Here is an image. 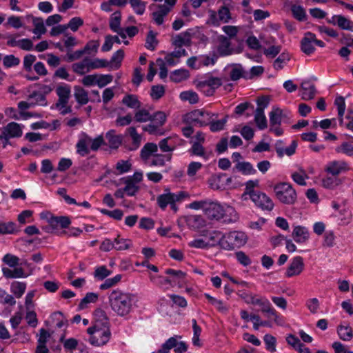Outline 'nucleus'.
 <instances>
[{
  "label": "nucleus",
  "instance_id": "40",
  "mask_svg": "<svg viewBox=\"0 0 353 353\" xmlns=\"http://www.w3.org/2000/svg\"><path fill=\"white\" fill-rule=\"evenodd\" d=\"M115 250H125L129 249L132 245L131 240L120 238L118 236L114 241Z\"/></svg>",
  "mask_w": 353,
  "mask_h": 353
},
{
  "label": "nucleus",
  "instance_id": "8",
  "mask_svg": "<svg viewBox=\"0 0 353 353\" xmlns=\"http://www.w3.org/2000/svg\"><path fill=\"white\" fill-rule=\"evenodd\" d=\"M224 209L217 202L208 200L204 214L210 219L220 220L223 217Z\"/></svg>",
  "mask_w": 353,
  "mask_h": 353
},
{
  "label": "nucleus",
  "instance_id": "27",
  "mask_svg": "<svg viewBox=\"0 0 353 353\" xmlns=\"http://www.w3.org/2000/svg\"><path fill=\"white\" fill-rule=\"evenodd\" d=\"M74 89V97L80 105H85L89 101L88 92L83 88L76 85Z\"/></svg>",
  "mask_w": 353,
  "mask_h": 353
},
{
  "label": "nucleus",
  "instance_id": "42",
  "mask_svg": "<svg viewBox=\"0 0 353 353\" xmlns=\"http://www.w3.org/2000/svg\"><path fill=\"white\" fill-rule=\"evenodd\" d=\"M173 199L170 192L163 194L157 197V203L162 210H164L168 204L170 205L174 201Z\"/></svg>",
  "mask_w": 353,
  "mask_h": 353
},
{
  "label": "nucleus",
  "instance_id": "47",
  "mask_svg": "<svg viewBox=\"0 0 353 353\" xmlns=\"http://www.w3.org/2000/svg\"><path fill=\"white\" fill-rule=\"evenodd\" d=\"M19 230L16 228V224L14 222H7L0 223V234H14Z\"/></svg>",
  "mask_w": 353,
  "mask_h": 353
},
{
  "label": "nucleus",
  "instance_id": "51",
  "mask_svg": "<svg viewBox=\"0 0 353 353\" xmlns=\"http://www.w3.org/2000/svg\"><path fill=\"white\" fill-rule=\"evenodd\" d=\"M157 43L158 41L156 39L155 33L152 30L149 31L146 37L145 48L148 50H154Z\"/></svg>",
  "mask_w": 353,
  "mask_h": 353
},
{
  "label": "nucleus",
  "instance_id": "23",
  "mask_svg": "<svg viewBox=\"0 0 353 353\" xmlns=\"http://www.w3.org/2000/svg\"><path fill=\"white\" fill-rule=\"evenodd\" d=\"M337 333L339 338L345 341H349L353 337V330L349 325H339L337 327Z\"/></svg>",
  "mask_w": 353,
  "mask_h": 353
},
{
  "label": "nucleus",
  "instance_id": "37",
  "mask_svg": "<svg viewBox=\"0 0 353 353\" xmlns=\"http://www.w3.org/2000/svg\"><path fill=\"white\" fill-rule=\"evenodd\" d=\"M33 19V24L34 26V28L33 30V33L35 34H39V35L37 36L36 38L39 39L40 35L45 34L46 32V28L44 26L43 21L42 18L39 17H32Z\"/></svg>",
  "mask_w": 353,
  "mask_h": 353
},
{
  "label": "nucleus",
  "instance_id": "34",
  "mask_svg": "<svg viewBox=\"0 0 353 353\" xmlns=\"http://www.w3.org/2000/svg\"><path fill=\"white\" fill-rule=\"evenodd\" d=\"M122 103L132 109H139L141 105L137 97L134 94L125 95L122 99Z\"/></svg>",
  "mask_w": 353,
  "mask_h": 353
},
{
  "label": "nucleus",
  "instance_id": "13",
  "mask_svg": "<svg viewBox=\"0 0 353 353\" xmlns=\"http://www.w3.org/2000/svg\"><path fill=\"white\" fill-rule=\"evenodd\" d=\"M203 236H206L209 239V247H214L219 245L223 248L222 242L225 241V235L220 231L212 230L205 231Z\"/></svg>",
  "mask_w": 353,
  "mask_h": 353
},
{
  "label": "nucleus",
  "instance_id": "9",
  "mask_svg": "<svg viewBox=\"0 0 353 353\" xmlns=\"http://www.w3.org/2000/svg\"><path fill=\"white\" fill-rule=\"evenodd\" d=\"M21 125L16 122H10L7 124L0 132V139H11L21 137L22 136Z\"/></svg>",
  "mask_w": 353,
  "mask_h": 353
},
{
  "label": "nucleus",
  "instance_id": "49",
  "mask_svg": "<svg viewBox=\"0 0 353 353\" xmlns=\"http://www.w3.org/2000/svg\"><path fill=\"white\" fill-rule=\"evenodd\" d=\"M121 19V13L120 11H116L112 14L110 21V28L112 31H117V29L120 28Z\"/></svg>",
  "mask_w": 353,
  "mask_h": 353
},
{
  "label": "nucleus",
  "instance_id": "57",
  "mask_svg": "<svg viewBox=\"0 0 353 353\" xmlns=\"http://www.w3.org/2000/svg\"><path fill=\"white\" fill-rule=\"evenodd\" d=\"M165 94V88L162 85H152L150 96L154 100L161 99Z\"/></svg>",
  "mask_w": 353,
  "mask_h": 353
},
{
  "label": "nucleus",
  "instance_id": "59",
  "mask_svg": "<svg viewBox=\"0 0 353 353\" xmlns=\"http://www.w3.org/2000/svg\"><path fill=\"white\" fill-rule=\"evenodd\" d=\"M0 303L12 306L16 304V301L12 295L7 294L4 290L0 288Z\"/></svg>",
  "mask_w": 353,
  "mask_h": 353
},
{
  "label": "nucleus",
  "instance_id": "25",
  "mask_svg": "<svg viewBox=\"0 0 353 353\" xmlns=\"http://www.w3.org/2000/svg\"><path fill=\"white\" fill-rule=\"evenodd\" d=\"M88 63V58L86 57L81 62L73 63L72 65V70L79 75H83L90 70Z\"/></svg>",
  "mask_w": 353,
  "mask_h": 353
},
{
  "label": "nucleus",
  "instance_id": "60",
  "mask_svg": "<svg viewBox=\"0 0 353 353\" xmlns=\"http://www.w3.org/2000/svg\"><path fill=\"white\" fill-rule=\"evenodd\" d=\"M190 151L193 155L202 157L205 159L208 157L204 148L199 142H194Z\"/></svg>",
  "mask_w": 353,
  "mask_h": 353
},
{
  "label": "nucleus",
  "instance_id": "44",
  "mask_svg": "<svg viewBox=\"0 0 353 353\" xmlns=\"http://www.w3.org/2000/svg\"><path fill=\"white\" fill-rule=\"evenodd\" d=\"M2 261L10 268L18 267L20 264V259L10 253L4 255Z\"/></svg>",
  "mask_w": 353,
  "mask_h": 353
},
{
  "label": "nucleus",
  "instance_id": "45",
  "mask_svg": "<svg viewBox=\"0 0 353 353\" xmlns=\"http://www.w3.org/2000/svg\"><path fill=\"white\" fill-rule=\"evenodd\" d=\"M172 155L171 154H154V158L152 160V161L150 163V165H154V166H163L165 165V159L168 161H170L171 160Z\"/></svg>",
  "mask_w": 353,
  "mask_h": 353
},
{
  "label": "nucleus",
  "instance_id": "12",
  "mask_svg": "<svg viewBox=\"0 0 353 353\" xmlns=\"http://www.w3.org/2000/svg\"><path fill=\"white\" fill-rule=\"evenodd\" d=\"M304 268L303 259L301 256H297L292 259L290 265L286 271V276L292 277L299 275Z\"/></svg>",
  "mask_w": 353,
  "mask_h": 353
},
{
  "label": "nucleus",
  "instance_id": "4",
  "mask_svg": "<svg viewBox=\"0 0 353 353\" xmlns=\"http://www.w3.org/2000/svg\"><path fill=\"white\" fill-rule=\"evenodd\" d=\"M274 191L277 199L286 205L294 204L296 200V193L288 183H279L274 186Z\"/></svg>",
  "mask_w": 353,
  "mask_h": 353
},
{
  "label": "nucleus",
  "instance_id": "61",
  "mask_svg": "<svg viewBox=\"0 0 353 353\" xmlns=\"http://www.w3.org/2000/svg\"><path fill=\"white\" fill-rule=\"evenodd\" d=\"M134 119L137 122H146L151 120V114L148 110L145 109H141L135 113Z\"/></svg>",
  "mask_w": 353,
  "mask_h": 353
},
{
  "label": "nucleus",
  "instance_id": "17",
  "mask_svg": "<svg viewBox=\"0 0 353 353\" xmlns=\"http://www.w3.org/2000/svg\"><path fill=\"white\" fill-rule=\"evenodd\" d=\"M14 269H10L6 267L2 268V273L6 279H18V278H26L28 276L22 267L13 268Z\"/></svg>",
  "mask_w": 353,
  "mask_h": 353
},
{
  "label": "nucleus",
  "instance_id": "56",
  "mask_svg": "<svg viewBox=\"0 0 353 353\" xmlns=\"http://www.w3.org/2000/svg\"><path fill=\"white\" fill-rule=\"evenodd\" d=\"M124 57V51L121 49L118 50L116 52L113 54L111 57L110 63L114 64V68L118 69L121 66V61Z\"/></svg>",
  "mask_w": 353,
  "mask_h": 353
},
{
  "label": "nucleus",
  "instance_id": "64",
  "mask_svg": "<svg viewBox=\"0 0 353 353\" xmlns=\"http://www.w3.org/2000/svg\"><path fill=\"white\" fill-rule=\"evenodd\" d=\"M88 63L90 70L105 68L109 65V62L107 60L100 59L91 60L88 58Z\"/></svg>",
  "mask_w": 353,
  "mask_h": 353
},
{
  "label": "nucleus",
  "instance_id": "20",
  "mask_svg": "<svg viewBox=\"0 0 353 353\" xmlns=\"http://www.w3.org/2000/svg\"><path fill=\"white\" fill-rule=\"evenodd\" d=\"M292 237L296 243H305L309 239L308 230L305 227L296 226L292 232Z\"/></svg>",
  "mask_w": 353,
  "mask_h": 353
},
{
  "label": "nucleus",
  "instance_id": "28",
  "mask_svg": "<svg viewBox=\"0 0 353 353\" xmlns=\"http://www.w3.org/2000/svg\"><path fill=\"white\" fill-rule=\"evenodd\" d=\"M190 42V34L188 32H184L176 36L172 44L181 48L183 46H189Z\"/></svg>",
  "mask_w": 353,
  "mask_h": 353
},
{
  "label": "nucleus",
  "instance_id": "14",
  "mask_svg": "<svg viewBox=\"0 0 353 353\" xmlns=\"http://www.w3.org/2000/svg\"><path fill=\"white\" fill-rule=\"evenodd\" d=\"M296 147L297 141L296 140H293L291 144L285 148H283V141L281 140L277 141L275 144V150L279 157H283L284 154L289 157L293 155L296 152Z\"/></svg>",
  "mask_w": 353,
  "mask_h": 353
},
{
  "label": "nucleus",
  "instance_id": "55",
  "mask_svg": "<svg viewBox=\"0 0 353 353\" xmlns=\"http://www.w3.org/2000/svg\"><path fill=\"white\" fill-rule=\"evenodd\" d=\"M125 186L124 190L128 196H134L139 190V186L130 180H124Z\"/></svg>",
  "mask_w": 353,
  "mask_h": 353
},
{
  "label": "nucleus",
  "instance_id": "30",
  "mask_svg": "<svg viewBox=\"0 0 353 353\" xmlns=\"http://www.w3.org/2000/svg\"><path fill=\"white\" fill-rule=\"evenodd\" d=\"M26 289V283L24 282L13 281L10 285V291L16 298H21Z\"/></svg>",
  "mask_w": 353,
  "mask_h": 353
},
{
  "label": "nucleus",
  "instance_id": "39",
  "mask_svg": "<svg viewBox=\"0 0 353 353\" xmlns=\"http://www.w3.org/2000/svg\"><path fill=\"white\" fill-rule=\"evenodd\" d=\"M337 153L344 154L350 157H353V145L349 142H343L335 148Z\"/></svg>",
  "mask_w": 353,
  "mask_h": 353
},
{
  "label": "nucleus",
  "instance_id": "36",
  "mask_svg": "<svg viewBox=\"0 0 353 353\" xmlns=\"http://www.w3.org/2000/svg\"><path fill=\"white\" fill-rule=\"evenodd\" d=\"M291 11L293 17L299 21H304L307 19V15L303 7L299 5L293 4L291 6Z\"/></svg>",
  "mask_w": 353,
  "mask_h": 353
},
{
  "label": "nucleus",
  "instance_id": "43",
  "mask_svg": "<svg viewBox=\"0 0 353 353\" xmlns=\"http://www.w3.org/2000/svg\"><path fill=\"white\" fill-rule=\"evenodd\" d=\"M337 26L345 30L353 31V21L347 19L343 15H339V20L336 21Z\"/></svg>",
  "mask_w": 353,
  "mask_h": 353
},
{
  "label": "nucleus",
  "instance_id": "5",
  "mask_svg": "<svg viewBox=\"0 0 353 353\" xmlns=\"http://www.w3.org/2000/svg\"><path fill=\"white\" fill-rule=\"evenodd\" d=\"M248 240L245 233L241 231H232L225 235V241L222 242L223 249L232 250L235 248L244 245Z\"/></svg>",
  "mask_w": 353,
  "mask_h": 353
},
{
  "label": "nucleus",
  "instance_id": "10",
  "mask_svg": "<svg viewBox=\"0 0 353 353\" xmlns=\"http://www.w3.org/2000/svg\"><path fill=\"white\" fill-rule=\"evenodd\" d=\"M252 201L262 210L270 211L274 208L272 200L265 193L257 192L251 194Z\"/></svg>",
  "mask_w": 353,
  "mask_h": 353
},
{
  "label": "nucleus",
  "instance_id": "21",
  "mask_svg": "<svg viewBox=\"0 0 353 353\" xmlns=\"http://www.w3.org/2000/svg\"><path fill=\"white\" fill-rule=\"evenodd\" d=\"M115 133L114 130H110L105 134L108 145L112 149H117L121 145L123 140L122 135L116 134Z\"/></svg>",
  "mask_w": 353,
  "mask_h": 353
},
{
  "label": "nucleus",
  "instance_id": "6",
  "mask_svg": "<svg viewBox=\"0 0 353 353\" xmlns=\"http://www.w3.org/2000/svg\"><path fill=\"white\" fill-rule=\"evenodd\" d=\"M179 339H181V336L174 335L168 339L157 350L156 353H170V350L174 348L175 353H184L188 350V345L183 341H178Z\"/></svg>",
  "mask_w": 353,
  "mask_h": 353
},
{
  "label": "nucleus",
  "instance_id": "35",
  "mask_svg": "<svg viewBox=\"0 0 353 353\" xmlns=\"http://www.w3.org/2000/svg\"><path fill=\"white\" fill-rule=\"evenodd\" d=\"M241 172L243 174H254L256 171L250 162H238L234 170Z\"/></svg>",
  "mask_w": 353,
  "mask_h": 353
},
{
  "label": "nucleus",
  "instance_id": "63",
  "mask_svg": "<svg viewBox=\"0 0 353 353\" xmlns=\"http://www.w3.org/2000/svg\"><path fill=\"white\" fill-rule=\"evenodd\" d=\"M20 59L12 54L6 55L3 59V64L6 68H11L18 65Z\"/></svg>",
  "mask_w": 353,
  "mask_h": 353
},
{
  "label": "nucleus",
  "instance_id": "33",
  "mask_svg": "<svg viewBox=\"0 0 353 353\" xmlns=\"http://www.w3.org/2000/svg\"><path fill=\"white\" fill-rule=\"evenodd\" d=\"M190 76L189 71L185 69H179L173 71L170 76L171 81L179 83L187 79Z\"/></svg>",
  "mask_w": 353,
  "mask_h": 353
},
{
  "label": "nucleus",
  "instance_id": "53",
  "mask_svg": "<svg viewBox=\"0 0 353 353\" xmlns=\"http://www.w3.org/2000/svg\"><path fill=\"white\" fill-rule=\"evenodd\" d=\"M264 343L265 344V348L267 350L274 352H276V340L274 336L271 334H265L263 336Z\"/></svg>",
  "mask_w": 353,
  "mask_h": 353
},
{
  "label": "nucleus",
  "instance_id": "24",
  "mask_svg": "<svg viewBox=\"0 0 353 353\" xmlns=\"http://www.w3.org/2000/svg\"><path fill=\"white\" fill-rule=\"evenodd\" d=\"M230 73V77L232 81H237L241 78L245 77L246 72L244 71L243 66L239 63H233Z\"/></svg>",
  "mask_w": 353,
  "mask_h": 353
},
{
  "label": "nucleus",
  "instance_id": "7",
  "mask_svg": "<svg viewBox=\"0 0 353 353\" xmlns=\"http://www.w3.org/2000/svg\"><path fill=\"white\" fill-rule=\"evenodd\" d=\"M270 123L271 127L281 125L282 121H289L291 113L288 110H283L279 107H273L269 113Z\"/></svg>",
  "mask_w": 353,
  "mask_h": 353
},
{
  "label": "nucleus",
  "instance_id": "38",
  "mask_svg": "<svg viewBox=\"0 0 353 353\" xmlns=\"http://www.w3.org/2000/svg\"><path fill=\"white\" fill-rule=\"evenodd\" d=\"M99 295L97 293L88 292L85 297L81 299L79 304V309L83 310L86 307L87 305L90 303H95L98 300Z\"/></svg>",
  "mask_w": 353,
  "mask_h": 353
},
{
  "label": "nucleus",
  "instance_id": "48",
  "mask_svg": "<svg viewBox=\"0 0 353 353\" xmlns=\"http://www.w3.org/2000/svg\"><path fill=\"white\" fill-rule=\"evenodd\" d=\"M201 81L205 83V84L213 89L214 91L222 85V81L219 77L210 76Z\"/></svg>",
  "mask_w": 353,
  "mask_h": 353
},
{
  "label": "nucleus",
  "instance_id": "52",
  "mask_svg": "<svg viewBox=\"0 0 353 353\" xmlns=\"http://www.w3.org/2000/svg\"><path fill=\"white\" fill-rule=\"evenodd\" d=\"M56 93L59 98L70 99L71 89L69 85H61L56 88Z\"/></svg>",
  "mask_w": 353,
  "mask_h": 353
},
{
  "label": "nucleus",
  "instance_id": "46",
  "mask_svg": "<svg viewBox=\"0 0 353 353\" xmlns=\"http://www.w3.org/2000/svg\"><path fill=\"white\" fill-rule=\"evenodd\" d=\"M180 99L182 101H188L191 104H195L199 101L198 94L193 91H185L180 94Z\"/></svg>",
  "mask_w": 353,
  "mask_h": 353
},
{
  "label": "nucleus",
  "instance_id": "18",
  "mask_svg": "<svg viewBox=\"0 0 353 353\" xmlns=\"http://www.w3.org/2000/svg\"><path fill=\"white\" fill-rule=\"evenodd\" d=\"M347 164L343 161H334L329 163L325 170L334 176H336L340 173L347 170Z\"/></svg>",
  "mask_w": 353,
  "mask_h": 353
},
{
  "label": "nucleus",
  "instance_id": "54",
  "mask_svg": "<svg viewBox=\"0 0 353 353\" xmlns=\"http://www.w3.org/2000/svg\"><path fill=\"white\" fill-rule=\"evenodd\" d=\"M202 110H195L185 114L184 117V122L188 125L194 123L195 120L202 116Z\"/></svg>",
  "mask_w": 353,
  "mask_h": 353
},
{
  "label": "nucleus",
  "instance_id": "11",
  "mask_svg": "<svg viewBox=\"0 0 353 353\" xmlns=\"http://www.w3.org/2000/svg\"><path fill=\"white\" fill-rule=\"evenodd\" d=\"M216 50L220 57L230 56L234 53V48L231 46L230 38L220 35L217 37Z\"/></svg>",
  "mask_w": 353,
  "mask_h": 353
},
{
  "label": "nucleus",
  "instance_id": "31",
  "mask_svg": "<svg viewBox=\"0 0 353 353\" xmlns=\"http://www.w3.org/2000/svg\"><path fill=\"white\" fill-rule=\"evenodd\" d=\"M254 121L259 130H264L268 127L267 119L261 109H256L254 114Z\"/></svg>",
  "mask_w": 353,
  "mask_h": 353
},
{
  "label": "nucleus",
  "instance_id": "15",
  "mask_svg": "<svg viewBox=\"0 0 353 353\" xmlns=\"http://www.w3.org/2000/svg\"><path fill=\"white\" fill-rule=\"evenodd\" d=\"M314 39V34L307 32L305 33V37L302 39L301 42V50L306 54L309 55L313 53L315 48L313 46Z\"/></svg>",
  "mask_w": 353,
  "mask_h": 353
},
{
  "label": "nucleus",
  "instance_id": "32",
  "mask_svg": "<svg viewBox=\"0 0 353 353\" xmlns=\"http://www.w3.org/2000/svg\"><path fill=\"white\" fill-rule=\"evenodd\" d=\"M222 219L225 223H235L239 219V215L233 208L228 207L226 210H224L223 217H222Z\"/></svg>",
  "mask_w": 353,
  "mask_h": 353
},
{
  "label": "nucleus",
  "instance_id": "19",
  "mask_svg": "<svg viewBox=\"0 0 353 353\" xmlns=\"http://www.w3.org/2000/svg\"><path fill=\"white\" fill-rule=\"evenodd\" d=\"M301 88L302 90L301 97L303 100H311L315 96L316 88L314 84L310 81H304Z\"/></svg>",
  "mask_w": 353,
  "mask_h": 353
},
{
  "label": "nucleus",
  "instance_id": "58",
  "mask_svg": "<svg viewBox=\"0 0 353 353\" xmlns=\"http://www.w3.org/2000/svg\"><path fill=\"white\" fill-rule=\"evenodd\" d=\"M188 223L194 228H201L205 225V221L201 215H192L188 219Z\"/></svg>",
  "mask_w": 353,
  "mask_h": 353
},
{
  "label": "nucleus",
  "instance_id": "22",
  "mask_svg": "<svg viewBox=\"0 0 353 353\" xmlns=\"http://www.w3.org/2000/svg\"><path fill=\"white\" fill-rule=\"evenodd\" d=\"M157 150L158 146L157 144L154 143H147L141 150V158L143 160L146 161L151 155L154 156V154H156L155 153Z\"/></svg>",
  "mask_w": 353,
  "mask_h": 353
},
{
  "label": "nucleus",
  "instance_id": "62",
  "mask_svg": "<svg viewBox=\"0 0 353 353\" xmlns=\"http://www.w3.org/2000/svg\"><path fill=\"white\" fill-rule=\"evenodd\" d=\"M166 120V116L163 112H157L153 115H151L150 121L155 123L159 128L162 126Z\"/></svg>",
  "mask_w": 353,
  "mask_h": 353
},
{
  "label": "nucleus",
  "instance_id": "2",
  "mask_svg": "<svg viewBox=\"0 0 353 353\" xmlns=\"http://www.w3.org/2000/svg\"><path fill=\"white\" fill-rule=\"evenodd\" d=\"M103 145H105V143L102 135L92 139L85 132H81L76 144L77 153L81 157H85L88 155L90 151H97Z\"/></svg>",
  "mask_w": 353,
  "mask_h": 353
},
{
  "label": "nucleus",
  "instance_id": "29",
  "mask_svg": "<svg viewBox=\"0 0 353 353\" xmlns=\"http://www.w3.org/2000/svg\"><path fill=\"white\" fill-rule=\"evenodd\" d=\"M94 324H99L101 326H109L110 323L105 311L101 309H97L94 311Z\"/></svg>",
  "mask_w": 353,
  "mask_h": 353
},
{
  "label": "nucleus",
  "instance_id": "50",
  "mask_svg": "<svg viewBox=\"0 0 353 353\" xmlns=\"http://www.w3.org/2000/svg\"><path fill=\"white\" fill-rule=\"evenodd\" d=\"M165 273L171 276L170 279L176 280V283L182 282L186 276V274L183 271L175 270L173 269H167L165 270Z\"/></svg>",
  "mask_w": 353,
  "mask_h": 353
},
{
  "label": "nucleus",
  "instance_id": "41",
  "mask_svg": "<svg viewBox=\"0 0 353 353\" xmlns=\"http://www.w3.org/2000/svg\"><path fill=\"white\" fill-rule=\"evenodd\" d=\"M136 14L142 15L145 10L146 2L141 0H128Z\"/></svg>",
  "mask_w": 353,
  "mask_h": 353
},
{
  "label": "nucleus",
  "instance_id": "1",
  "mask_svg": "<svg viewBox=\"0 0 353 353\" xmlns=\"http://www.w3.org/2000/svg\"><path fill=\"white\" fill-rule=\"evenodd\" d=\"M135 296L117 289L112 290L108 296L112 310L120 316L129 314L132 310Z\"/></svg>",
  "mask_w": 353,
  "mask_h": 353
},
{
  "label": "nucleus",
  "instance_id": "16",
  "mask_svg": "<svg viewBox=\"0 0 353 353\" xmlns=\"http://www.w3.org/2000/svg\"><path fill=\"white\" fill-rule=\"evenodd\" d=\"M47 221L54 230L57 229L59 226L61 228H66L71 223L70 218L66 216H50L49 218H47Z\"/></svg>",
  "mask_w": 353,
  "mask_h": 353
},
{
  "label": "nucleus",
  "instance_id": "26",
  "mask_svg": "<svg viewBox=\"0 0 353 353\" xmlns=\"http://www.w3.org/2000/svg\"><path fill=\"white\" fill-rule=\"evenodd\" d=\"M150 279L152 282L159 287H163L166 285L174 286L176 284V280L170 279V278H164L159 275H151Z\"/></svg>",
  "mask_w": 353,
  "mask_h": 353
},
{
  "label": "nucleus",
  "instance_id": "3",
  "mask_svg": "<svg viewBox=\"0 0 353 353\" xmlns=\"http://www.w3.org/2000/svg\"><path fill=\"white\" fill-rule=\"evenodd\" d=\"M87 332L90 335V343L95 346H101L106 344L111 336L110 327L101 326L99 323L88 327Z\"/></svg>",
  "mask_w": 353,
  "mask_h": 353
}]
</instances>
